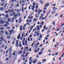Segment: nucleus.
Returning <instances> with one entry per match:
<instances>
[{
	"label": "nucleus",
	"instance_id": "aec40b11",
	"mask_svg": "<svg viewBox=\"0 0 64 64\" xmlns=\"http://www.w3.org/2000/svg\"><path fill=\"white\" fill-rule=\"evenodd\" d=\"M8 22H10V21H11V20L10 19V18H9L8 19Z\"/></svg>",
	"mask_w": 64,
	"mask_h": 64
},
{
	"label": "nucleus",
	"instance_id": "9b49d317",
	"mask_svg": "<svg viewBox=\"0 0 64 64\" xmlns=\"http://www.w3.org/2000/svg\"><path fill=\"white\" fill-rule=\"evenodd\" d=\"M22 50H20V51H19L18 53V54H22Z\"/></svg>",
	"mask_w": 64,
	"mask_h": 64
},
{
	"label": "nucleus",
	"instance_id": "7c9ffc66",
	"mask_svg": "<svg viewBox=\"0 0 64 64\" xmlns=\"http://www.w3.org/2000/svg\"><path fill=\"white\" fill-rule=\"evenodd\" d=\"M4 27H7V26H8V25L6 24H5L4 25Z\"/></svg>",
	"mask_w": 64,
	"mask_h": 64
},
{
	"label": "nucleus",
	"instance_id": "49530a36",
	"mask_svg": "<svg viewBox=\"0 0 64 64\" xmlns=\"http://www.w3.org/2000/svg\"><path fill=\"white\" fill-rule=\"evenodd\" d=\"M9 60V58H7L5 60V61H7V60Z\"/></svg>",
	"mask_w": 64,
	"mask_h": 64
},
{
	"label": "nucleus",
	"instance_id": "6e6d98bb",
	"mask_svg": "<svg viewBox=\"0 0 64 64\" xmlns=\"http://www.w3.org/2000/svg\"><path fill=\"white\" fill-rule=\"evenodd\" d=\"M4 5V3L3 4H1V5L2 6H3Z\"/></svg>",
	"mask_w": 64,
	"mask_h": 64
},
{
	"label": "nucleus",
	"instance_id": "5fc2aeb1",
	"mask_svg": "<svg viewBox=\"0 0 64 64\" xmlns=\"http://www.w3.org/2000/svg\"><path fill=\"white\" fill-rule=\"evenodd\" d=\"M28 41H30V39H29V38L28 37Z\"/></svg>",
	"mask_w": 64,
	"mask_h": 64
},
{
	"label": "nucleus",
	"instance_id": "6ab92c4d",
	"mask_svg": "<svg viewBox=\"0 0 64 64\" xmlns=\"http://www.w3.org/2000/svg\"><path fill=\"white\" fill-rule=\"evenodd\" d=\"M30 62H29V64H31V63H32V60H30Z\"/></svg>",
	"mask_w": 64,
	"mask_h": 64
},
{
	"label": "nucleus",
	"instance_id": "72a5a7b5",
	"mask_svg": "<svg viewBox=\"0 0 64 64\" xmlns=\"http://www.w3.org/2000/svg\"><path fill=\"white\" fill-rule=\"evenodd\" d=\"M32 4L33 5H34V6H35V5H36V3L34 2Z\"/></svg>",
	"mask_w": 64,
	"mask_h": 64
},
{
	"label": "nucleus",
	"instance_id": "f3484780",
	"mask_svg": "<svg viewBox=\"0 0 64 64\" xmlns=\"http://www.w3.org/2000/svg\"><path fill=\"white\" fill-rule=\"evenodd\" d=\"M20 34H19V36H17V38H18V39H20Z\"/></svg>",
	"mask_w": 64,
	"mask_h": 64
},
{
	"label": "nucleus",
	"instance_id": "2f4dec72",
	"mask_svg": "<svg viewBox=\"0 0 64 64\" xmlns=\"http://www.w3.org/2000/svg\"><path fill=\"white\" fill-rule=\"evenodd\" d=\"M6 23L8 25H9V22L8 21H6Z\"/></svg>",
	"mask_w": 64,
	"mask_h": 64
},
{
	"label": "nucleus",
	"instance_id": "4d7b16f0",
	"mask_svg": "<svg viewBox=\"0 0 64 64\" xmlns=\"http://www.w3.org/2000/svg\"><path fill=\"white\" fill-rule=\"evenodd\" d=\"M51 27H52V26H49V28H50V29L51 28Z\"/></svg>",
	"mask_w": 64,
	"mask_h": 64
},
{
	"label": "nucleus",
	"instance_id": "09e8293b",
	"mask_svg": "<svg viewBox=\"0 0 64 64\" xmlns=\"http://www.w3.org/2000/svg\"><path fill=\"white\" fill-rule=\"evenodd\" d=\"M1 10H3L4 9L3 8H1L0 9Z\"/></svg>",
	"mask_w": 64,
	"mask_h": 64
},
{
	"label": "nucleus",
	"instance_id": "9d476101",
	"mask_svg": "<svg viewBox=\"0 0 64 64\" xmlns=\"http://www.w3.org/2000/svg\"><path fill=\"white\" fill-rule=\"evenodd\" d=\"M22 21V20L21 19V17H20L19 19V22L20 23Z\"/></svg>",
	"mask_w": 64,
	"mask_h": 64
},
{
	"label": "nucleus",
	"instance_id": "4468645a",
	"mask_svg": "<svg viewBox=\"0 0 64 64\" xmlns=\"http://www.w3.org/2000/svg\"><path fill=\"white\" fill-rule=\"evenodd\" d=\"M38 20H37V19L36 18H34L33 19V21H37Z\"/></svg>",
	"mask_w": 64,
	"mask_h": 64
},
{
	"label": "nucleus",
	"instance_id": "bf43d9fd",
	"mask_svg": "<svg viewBox=\"0 0 64 64\" xmlns=\"http://www.w3.org/2000/svg\"><path fill=\"white\" fill-rule=\"evenodd\" d=\"M39 49H40V48H38V50H37V52H39Z\"/></svg>",
	"mask_w": 64,
	"mask_h": 64
},
{
	"label": "nucleus",
	"instance_id": "39448f33",
	"mask_svg": "<svg viewBox=\"0 0 64 64\" xmlns=\"http://www.w3.org/2000/svg\"><path fill=\"white\" fill-rule=\"evenodd\" d=\"M5 21L3 20H0V24H4L5 23Z\"/></svg>",
	"mask_w": 64,
	"mask_h": 64
},
{
	"label": "nucleus",
	"instance_id": "864d4df0",
	"mask_svg": "<svg viewBox=\"0 0 64 64\" xmlns=\"http://www.w3.org/2000/svg\"><path fill=\"white\" fill-rule=\"evenodd\" d=\"M6 28H7L8 29H10V27H7Z\"/></svg>",
	"mask_w": 64,
	"mask_h": 64
},
{
	"label": "nucleus",
	"instance_id": "0eeeda50",
	"mask_svg": "<svg viewBox=\"0 0 64 64\" xmlns=\"http://www.w3.org/2000/svg\"><path fill=\"white\" fill-rule=\"evenodd\" d=\"M9 58H10L11 57H12V54H11V52H9Z\"/></svg>",
	"mask_w": 64,
	"mask_h": 64
},
{
	"label": "nucleus",
	"instance_id": "5701e85b",
	"mask_svg": "<svg viewBox=\"0 0 64 64\" xmlns=\"http://www.w3.org/2000/svg\"><path fill=\"white\" fill-rule=\"evenodd\" d=\"M28 54H29V52H27L25 56V57H27V55H28Z\"/></svg>",
	"mask_w": 64,
	"mask_h": 64
},
{
	"label": "nucleus",
	"instance_id": "e433bc0d",
	"mask_svg": "<svg viewBox=\"0 0 64 64\" xmlns=\"http://www.w3.org/2000/svg\"><path fill=\"white\" fill-rule=\"evenodd\" d=\"M53 23V24L54 26L55 25V22H52Z\"/></svg>",
	"mask_w": 64,
	"mask_h": 64
},
{
	"label": "nucleus",
	"instance_id": "c756f323",
	"mask_svg": "<svg viewBox=\"0 0 64 64\" xmlns=\"http://www.w3.org/2000/svg\"><path fill=\"white\" fill-rule=\"evenodd\" d=\"M16 47H18V44H16Z\"/></svg>",
	"mask_w": 64,
	"mask_h": 64
},
{
	"label": "nucleus",
	"instance_id": "a18cd8bd",
	"mask_svg": "<svg viewBox=\"0 0 64 64\" xmlns=\"http://www.w3.org/2000/svg\"><path fill=\"white\" fill-rule=\"evenodd\" d=\"M58 14H55V16H58Z\"/></svg>",
	"mask_w": 64,
	"mask_h": 64
},
{
	"label": "nucleus",
	"instance_id": "c03bdc74",
	"mask_svg": "<svg viewBox=\"0 0 64 64\" xmlns=\"http://www.w3.org/2000/svg\"><path fill=\"white\" fill-rule=\"evenodd\" d=\"M5 12L6 13H8V11H5Z\"/></svg>",
	"mask_w": 64,
	"mask_h": 64
},
{
	"label": "nucleus",
	"instance_id": "58836bf2",
	"mask_svg": "<svg viewBox=\"0 0 64 64\" xmlns=\"http://www.w3.org/2000/svg\"><path fill=\"white\" fill-rule=\"evenodd\" d=\"M22 12H23V11H24V7H22Z\"/></svg>",
	"mask_w": 64,
	"mask_h": 64
},
{
	"label": "nucleus",
	"instance_id": "cd10ccee",
	"mask_svg": "<svg viewBox=\"0 0 64 64\" xmlns=\"http://www.w3.org/2000/svg\"><path fill=\"white\" fill-rule=\"evenodd\" d=\"M5 33L6 35H8V32H7V31H6L5 32Z\"/></svg>",
	"mask_w": 64,
	"mask_h": 64
},
{
	"label": "nucleus",
	"instance_id": "412c9836",
	"mask_svg": "<svg viewBox=\"0 0 64 64\" xmlns=\"http://www.w3.org/2000/svg\"><path fill=\"white\" fill-rule=\"evenodd\" d=\"M34 44H32V45H31V46L32 47V48H33V46H34Z\"/></svg>",
	"mask_w": 64,
	"mask_h": 64
},
{
	"label": "nucleus",
	"instance_id": "680f3d73",
	"mask_svg": "<svg viewBox=\"0 0 64 64\" xmlns=\"http://www.w3.org/2000/svg\"><path fill=\"white\" fill-rule=\"evenodd\" d=\"M38 64H42V62H38Z\"/></svg>",
	"mask_w": 64,
	"mask_h": 64
},
{
	"label": "nucleus",
	"instance_id": "393cba45",
	"mask_svg": "<svg viewBox=\"0 0 64 64\" xmlns=\"http://www.w3.org/2000/svg\"><path fill=\"white\" fill-rule=\"evenodd\" d=\"M0 38L1 39H2V40H3V41H4V38H3V37H1Z\"/></svg>",
	"mask_w": 64,
	"mask_h": 64
},
{
	"label": "nucleus",
	"instance_id": "774afa93",
	"mask_svg": "<svg viewBox=\"0 0 64 64\" xmlns=\"http://www.w3.org/2000/svg\"><path fill=\"white\" fill-rule=\"evenodd\" d=\"M56 44L57 45H58V42H57L56 43Z\"/></svg>",
	"mask_w": 64,
	"mask_h": 64
},
{
	"label": "nucleus",
	"instance_id": "603ef678",
	"mask_svg": "<svg viewBox=\"0 0 64 64\" xmlns=\"http://www.w3.org/2000/svg\"><path fill=\"white\" fill-rule=\"evenodd\" d=\"M1 33H4V31H3V30H2V31H1Z\"/></svg>",
	"mask_w": 64,
	"mask_h": 64
},
{
	"label": "nucleus",
	"instance_id": "8fccbe9b",
	"mask_svg": "<svg viewBox=\"0 0 64 64\" xmlns=\"http://www.w3.org/2000/svg\"><path fill=\"white\" fill-rule=\"evenodd\" d=\"M35 16L37 17V18H38V15H37V14H36Z\"/></svg>",
	"mask_w": 64,
	"mask_h": 64
},
{
	"label": "nucleus",
	"instance_id": "f257e3e1",
	"mask_svg": "<svg viewBox=\"0 0 64 64\" xmlns=\"http://www.w3.org/2000/svg\"><path fill=\"white\" fill-rule=\"evenodd\" d=\"M49 6V3L48 4V3H46V4H45V5L44 6V10H46V7H48Z\"/></svg>",
	"mask_w": 64,
	"mask_h": 64
},
{
	"label": "nucleus",
	"instance_id": "ea45409f",
	"mask_svg": "<svg viewBox=\"0 0 64 64\" xmlns=\"http://www.w3.org/2000/svg\"><path fill=\"white\" fill-rule=\"evenodd\" d=\"M11 5L12 7H13L14 6V4L13 3H12L11 4Z\"/></svg>",
	"mask_w": 64,
	"mask_h": 64
},
{
	"label": "nucleus",
	"instance_id": "f8f14e48",
	"mask_svg": "<svg viewBox=\"0 0 64 64\" xmlns=\"http://www.w3.org/2000/svg\"><path fill=\"white\" fill-rule=\"evenodd\" d=\"M41 16H40V19H41L42 17H43V16H44V14H41Z\"/></svg>",
	"mask_w": 64,
	"mask_h": 64
},
{
	"label": "nucleus",
	"instance_id": "79ce46f5",
	"mask_svg": "<svg viewBox=\"0 0 64 64\" xmlns=\"http://www.w3.org/2000/svg\"><path fill=\"white\" fill-rule=\"evenodd\" d=\"M36 28H34V29L32 31V32H34V31H36Z\"/></svg>",
	"mask_w": 64,
	"mask_h": 64
},
{
	"label": "nucleus",
	"instance_id": "4c0bfd02",
	"mask_svg": "<svg viewBox=\"0 0 64 64\" xmlns=\"http://www.w3.org/2000/svg\"><path fill=\"white\" fill-rule=\"evenodd\" d=\"M38 11H39L40 12H42V10H40L39 9H38Z\"/></svg>",
	"mask_w": 64,
	"mask_h": 64
},
{
	"label": "nucleus",
	"instance_id": "3c124183",
	"mask_svg": "<svg viewBox=\"0 0 64 64\" xmlns=\"http://www.w3.org/2000/svg\"><path fill=\"white\" fill-rule=\"evenodd\" d=\"M8 53V50H7L6 51V54H7Z\"/></svg>",
	"mask_w": 64,
	"mask_h": 64
},
{
	"label": "nucleus",
	"instance_id": "e2e57ef3",
	"mask_svg": "<svg viewBox=\"0 0 64 64\" xmlns=\"http://www.w3.org/2000/svg\"><path fill=\"white\" fill-rule=\"evenodd\" d=\"M39 38H42V35L40 34V36L39 37Z\"/></svg>",
	"mask_w": 64,
	"mask_h": 64
},
{
	"label": "nucleus",
	"instance_id": "ddd939ff",
	"mask_svg": "<svg viewBox=\"0 0 64 64\" xmlns=\"http://www.w3.org/2000/svg\"><path fill=\"white\" fill-rule=\"evenodd\" d=\"M24 35H25V33L23 32L22 35V38H23Z\"/></svg>",
	"mask_w": 64,
	"mask_h": 64
},
{
	"label": "nucleus",
	"instance_id": "338daca9",
	"mask_svg": "<svg viewBox=\"0 0 64 64\" xmlns=\"http://www.w3.org/2000/svg\"><path fill=\"white\" fill-rule=\"evenodd\" d=\"M40 12H39V11L38 10V14H40Z\"/></svg>",
	"mask_w": 64,
	"mask_h": 64
},
{
	"label": "nucleus",
	"instance_id": "473e14b6",
	"mask_svg": "<svg viewBox=\"0 0 64 64\" xmlns=\"http://www.w3.org/2000/svg\"><path fill=\"white\" fill-rule=\"evenodd\" d=\"M25 28H26V26H24L23 27V29L24 30H25Z\"/></svg>",
	"mask_w": 64,
	"mask_h": 64
},
{
	"label": "nucleus",
	"instance_id": "1a4fd4ad",
	"mask_svg": "<svg viewBox=\"0 0 64 64\" xmlns=\"http://www.w3.org/2000/svg\"><path fill=\"white\" fill-rule=\"evenodd\" d=\"M5 17L6 18H9V14H7L5 16Z\"/></svg>",
	"mask_w": 64,
	"mask_h": 64
},
{
	"label": "nucleus",
	"instance_id": "37998d69",
	"mask_svg": "<svg viewBox=\"0 0 64 64\" xmlns=\"http://www.w3.org/2000/svg\"><path fill=\"white\" fill-rule=\"evenodd\" d=\"M25 45H26V46H28L27 43H26L25 44Z\"/></svg>",
	"mask_w": 64,
	"mask_h": 64
},
{
	"label": "nucleus",
	"instance_id": "0e129e2a",
	"mask_svg": "<svg viewBox=\"0 0 64 64\" xmlns=\"http://www.w3.org/2000/svg\"><path fill=\"white\" fill-rule=\"evenodd\" d=\"M32 10H33V11H34V8H32Z\"/></svg>",
	"mask_w": 64,
	"mask_h": 64
},
{
	"label": "nucleus",
	"instance_id": "052dcab7",
	"mask_svg": "<svg viewBox=\"0 0 64 64\" xmlns=\"http://www.w3.org/2000/svg\"><path fill=\"white\" fill-rule=\"evenodd\" d=\"M43 61L44 62H45V61H46V59H44L43 60Z\"/></svg>",
	"mask_w": 64,
	"mask_h": 64
},
{
	"label": "nucleus",
	"instance_id": "a878e982",
	"mask_svg": "<svg viewBox=\"0 0 64 64\" xmlns=\"http://www.w3.org/2000/svg\"><path fill=\"white\" fill-rule=\"evenodd\" d=\"M10 37H11V36H7V38L8 39H9V38H10Z\"/></svg>",
	"mask_w": 64,
	"mask_h": 64
},
{
	"label": "nucleus",
	"instance_id": "13d9d810",
	"mask_svg": "<svg viewBox=\"0 0 64 64\" xmlns=\"http://www.w3.org/2000/svg\"><path fill=\"white\" fill-rule=\"evenodd\" d=\"M0 35H1L2 37H3V36L1 33H0Z\"/></svg>",
	"mask_w": 64,
	"mask_h": 64
},
{
	"label": "nucleus",
	"instance_id": "de8ad7c7",
	"mask_svg": "<svg viewBox=\"0 0 64 64\" xmlns=\"http://www.w3.org/2000/svg\"><path fill=\"white\" fill-rule=\"evenodd\" d=\"M14 43H15V42H14V41H13V42L12 43V44H15Z\"/></svg>",
	"mask_w": 64,
	"mask_h": 64
},
{
	"label": "nucleus",
	"instance_id": "2eb2a0df",
	"mask_svg": "<svg viewBox=\"0 0 64 64\" xmlns=\"http://www.w3.org/2000/svg\"><path fill=\"white\" fill-rule=\"evenodd\" d=\"M38 46H34V47H35V49H36L38 48Z\"/></svg>",
	"mask_w": 64,
	"mask_h": 64
},
{
	"label": "nucleus",
	"instance_id": "a211bd4d",
	"mask_svg": "<svg viewBox=\"0 0 64 64\" xmlns=\"http://www.w3.org/2000/svg\"><path fill=\"white\" fill-rule=\"evenodd\" d=\"M46 18H47L46 16L44 18H43V17L42 18V20H44V19H46Z\"/></svg>",
	"mask_w": 64,
	"mask_h": 64
},
{
	"label": "nucleus",
	"instance_id": "4be33fe9",
	"mask_svg": "<svg viewBox=\"0 0 64 64\" xmlns=\"http://www.w3.org/2000/svg\"><path fill=\"white\" fill-rule=\"evenodd\" d=\"M19 47H22V44H21V43H20L19 44Z\"/></svg>",
	"mask_w": 64,
	"mask_h": 64
},
{
	"label": "nucleus",
	"instance_id": "423d86ee",
	"mask_svg": "<svg viewBox=\"0 0 64 64\" xmlns=\"http://www.w3.org/2000/svg\"><path fill=\"white\" fill-rule=\"evenodd\" d=\"M17 15V14H15V16H14L13 19H16Z\"/></svg>",
	"mask_w": 64,
	"mask_h": 64
},
{
	"label": "nucleus",
	"instance_id": "6e6552de",
	"mask_svg": "<svg viewBox=\"0 0 64 64\" xmlns=\"http://www.w3.org/2000/svg\"><path fill=\"white\" fill-rule=\"evenodd\" d=\"M36 27L38 28L36 29L37 31H38L40 30V27H39V26H37Z\"/></svg>",
	"mask_w": 64,
	"mask_h": 64
},
{
	"label": "nucleus",
	"instance_id": "20e7f679",
	"mask_svg": "<svg viewBox=\"0 0 64 64\" xmlns=\"http://www.w3.org/2000/svg\"><path fill=\"white\" fill-rule=\"evenodd\" d=\"M12 46H11L10 48H9L8 50L10 52H12Z\"/></svg>",
	"mask_w": 64,
	"mask_h": 64
},
{
	"label": "nucleus",
	"instance_id": "b1692460",
	"mask_svg": "<svg viewBox=\"0 0 64 64\" xmlns=\"http://www.w3.org/2000/svg\"><path fill=\"white\" fill-rule=\"evenodd\" d=\"M12 14L13 15V16H15V12H12Z\"/></svg>",
	"mask_w": 64,
	"mask_h": 64
},
{
	"label": "nucleus",
	"instance_id": "f704fd0d",
	"mask_svg": "<svg viewBox=\"0 0 64 64\" xmlns=\"http://www.w3.org/2000/svg\"><path fill=\"white\" fill-rule=\"evenodd\" d=\"M13 9H12L10 10V13H11V12H13Z\"/></svg>",
	"mask_w": 64,
	"mask_h": 64
},
{
	"label": "nucleus",
	"instance_id": "7ed1b4c3",
	"mask_svg": "<svg viewBox=\"0 0 64 64\" xmlns=\"http://www.w3.org/2000/svg\"><path fill=\"white\" fill-rule=\"evenodd\" d=\"M9 32H11V33H14V31L13 29H12L11 30H10L8 31Z\"/></svg>",
	"mask_w": 64,
	"mask_h": 64
},
{
	"label": "nucleus",
	"instance_id": "dca6fc26",
	"mask_svg": "<svg viewBox=\"0 0 64 64\" xmlns=\"http://www.w3.org/2000/svg\"><path fill=\"white\" fill-rule=\"evenodd\" d=\"M4 28L3 27H2L0 28V30H4Z\"/></svg>",
	"mask_w": 64,
	"mask_h": 64
},
{
	"label": "nucleus",
	"instance_id": "a19ab883",
	"mask_svg": "<svg viewBox=\"0 0 64 64\" xmlns=\"http://www.w3.org/2000/svg\"><path fill=\"white\" fill-rule=\"evenodd\" d=\"M44 23V22H42L41 23V24L42 25H43V24Z\"/></svg>",
	"mask_w": 64,
	"mask_h": 64
},
{
	"label": "nucleus",
	"instance_id": "c9c22d12",
	"mask_svg": "<svg viewBox=\"0 0 64 64\" xmlns=\"http://www.w3.org/2000/svg\"><path fill=\"white\" fill-rule=\"evenodd\" d=\"M3 50H0V53H1L3 52Z\"/></svg>",
	"mask_w": 64,
	"mask_h": 64
},
{
	"label": "nucleus",
	"instance_id": "f03ea898",
	"mask_svg": "<svg viewBox=\"0 0 64 64\" xmlns=\"http://www.w3.org/2000/svg\"><path fill=\"white\" fill-rule=\"evenodd\" d=\"M17 55V52L15 51H14V53L12 54V55H13L14 56H16Z\"/></svg>",
	"mask_w": 64,
	"mask_h": 64
},
{
	"label": "nucleus",
	"instance_id": "c85d7f7f",
	"mask_svg": "<svg viewBox=\"0 0 64 64\" xmlns=\"http://www.w3.org/2000/svg\"><path fill=\"white\" fill-rule=\"evenodd\" d=\"M38 8V5H36V9H38V8Z\"/></svg>",
	"mask_w": 64,
	"mask_h": 64
},
{
	"label": "nucleus",
	"instance_id": "69168bd1",
	"mask_svg": "<svg viewBox=\"0 0 64 64\" xmlns=\"http://www.w3.org/2000/svg\"><path fill=\"white\" fill-rule=\"evenodd\" d=\"M34 52L35 53H36V52H37V50H35Z\"/></svg>",
	"mask_w": 64,
	"mask_h": 64
},
{
	"label": "nucleus",
	"instance_id": "bb28decb",
	"mask_svg": "<svg viewBox=\"0 0 64 64\" xmlns=\"http://www.w3.org/2000/svg\"><path fill=\"white\" fill-rule=\"evenodd\" d=\"M17 16H20V13H18L17 14Z\"/></svg>",
	"mask_w": 64,
	"mask_h": 64
}]
</instances>
